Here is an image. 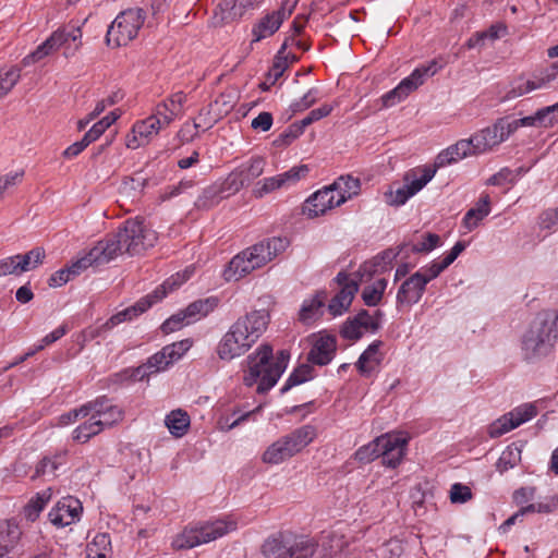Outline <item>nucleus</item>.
Returning <instances> with one entry per match:
<instances>
[{
	"label": "nucleus",
	"instance_id": "obj_1",
	"mask_svg": "<svg viewBox=\"0 0 558 558\" xmlns=\"http://www.w3.org/2000/svg\"><path fill=\"white\" fill-rule=\"evenodd\" d=\"M290 354L281 350L274 356V349L268 343H262L247 359V369L243 383L247 387L257 385V392L264 393L271 389L287 368Z\"/></svg>",
	"mask_w": 558,
	"mask_h": 558
},
{
	"label": "nucleus",
	"instance_id": "obj_2",
	"mask_svg": "<svg viewBox=\"0 0 558 558\" xmlns=\"http://www.w3.org/2000/svg\"><path fill=\"white\" fill-rule=\"evenodd\" d=\"M558 315L554 311L539 312L521 339L525 361L535 362L547 356L558 339Z\"/></svg>",
	"mask_w": 558,
	"mask_h": 558
},
{
	"label": "nucleus",
	"instance_id": "obj_3",
	"mask_svg": "<svg viewBox=\"0 0 558 558\" xmlns=\"http://www.w3.org/2000/svg\"><path fill=\"white\" fill-rule=\"evenodd\" d=\"M287 242L281 238H272L256 243L239 254L228 264L223 271L227 281H238L252 271L259 269L271 262L286 250Z\"/></svg>",
	"mask_w": 558,
	"mask_h": 558
},
{
	"label": "nucleus",
	"instance_id": "obj_4",
	"mask_svg": "<svg viewBox=\"0 0 558 558\" xmlns=\"http://www.w3.org/2000/svg\"><path fill=\"white\" fill-rule=\"evenodd\" d=\"M191 269L186 268L183 272H178L168 278L160 287H158L151 294H148L137 301L134 305L126 307L117 314L112 315L105 324L98 328H88L82 332L83 344L101 335L102 331L110 330L121 323L132 320L140 314L146 312L154 303L162 300L168 291H172L180 287L183 282L190 279L192 275Z\"/></svg>",
	"mask_w": 558,
	"mask_h": 558
},
{
	"label": "nucleus",
	"instance_id": "obj_5",
	"mask_svg": "<svg viewBox=\"0 0 558 558\" xmlns=\"http://www.w3.org/2000/svg\"><path fill=\"white\" fill-rule=\"evenodd\" d=\"M315 437L313 426H301L271 442L262 453L260 460L268 465L281 464L301 452Z\"/></svg>",
	"mask_w": 558,
	"mask_h": 558
},
{
	"label": "nucleus",
	"instance_id": "obj_6",
	"mask_svg": "<svg viewBox=\"0 0 558 558\" xmlns=\"http://www.w3.org/2000/svg\"><path fill=\"white\" fill-rule=\"evenodd\" d=\"M233 530L235 523L223 520L192 524L178 533L171 545L177 550L191 549L216 541Z\"/></svg>",
	"mask_w": 558,
	"mask_h": 558
},
{
	"label": "nucleus",
	"instance_id": "obj_7",
	"mask_svg": "<svg viewBox=\"0 0 558 558\" xmlns=\"http://www.w3.org/2000/svg\"><path fill=\"white\" fill-rule=\"evenodd\" d=\"M104 240L116 241L120 248L119 255L123 252L136 255L153 247L157 241V234L142 220L135 218L126 220L116 234Z\"/></svg>",
	"mask_w": 558,
	"mask_h": 558
},
{
	"label": "nucleus",
	"instance_id": "obj_8",
	"mask_svg": "<svg viewBox=\"0 0 558 558\" xmlns=\"http://www.w3.org/2000/svg\"><path fill=\"white\" fill-rule=\"evenodd\" d=\"M146 14L142 9H129L121 12L107 32V44L112 47H121L132 41L143 26Z\"/></svg>",
	"mask_w": 558,
	"mask_h": 558
},
{
	"label": "nucleus",
	"instance_id": "obj_9",
	"mask_svg": "<svg viewBox=\"0 0 558 558\" xmlns=\"http://www.w3.org/2000/svg\"><path fill=\"white\" fill-rule=\"evenodd\" d=\"M441 65L436 60L430 61L427 65L415 69L410 76L403 78L397 87L384 94L380 98L383 107L389 108L405 99L412 92L421 86L425 78L435 75Z\"/></svg>",
	"mask_w": 558,
	"mask_h": 558
},
{
	"label": "nucleus",
	"instance_id": "obj_10",
	"mask_svg": "<svg viewBox=\"0 0 558 558\" xmlns=\"http://www.w3.org/2000/svg\"><path fill=\"white\" fill-rule=\"evenodd\" d=\"M218 305L217 298H207L191 303L185 310L172 315L162 325L161 330L170 333L192 324L211 313Z\"/></svg>",
	"mask_w": 558,
	"mask_h": 558
},
{
	"label": "nucleus",
	"instance_id": "obj_11",
	"mask_svg": "<svg viewBox=\"0 0 558 558\" xmlns=\"http://www.w3.org/2000/svg\"><path fill=\"white\" fill-rule=\"evenodd\" d=\"M119 250L116 241L100 240L84 256L74 260L69 268L76 277L89 267L108 264L119 256Z\"/></svg>",
	"mask_w": 558,
	"mask_h": 558
},
{
	"label": "nucleus",
	"instance_id": "obj_12",
	"mask_svg": "<svg viewBox=\"0 0 558 558\" xmlns=\"http://www.w3.org/2000/svg\"><path fill=\"white\" fill-rule=\"evenodd\" d=\"M536 415L537 408L533 403H523L494 421L488 427V435L492 438H498L531 421Z\"/></svg>",
	"mask_w": 558,
	"mask_h": 558
},
{
	"label": "nucleus",
	"instance_id": "obj_13",
	"mask_svg": "<svg viewBox=\"0 0 558 558\" xmlns=\"http://www.w3.org/2000/svg\"><path fill=\"white\" fill-rule=\"evenodd\" d=\"M310 172L306 165L292 167L290 170L275 177L265 178L258 181L253 189V195L257 198L264 197L279 189H287L295 185L300 180L304 179Z\"/></svg>",
	"mask_w": 558,
	"mask_h": 558
},
{
	"label": "nucleus",
	"instance_id": "obj_14",
	"mask_svg": "<svg viewBox=\"0 0 558 558\" xmlns=\"http://www.w3.org/2000/svg\"><path fill=\"white\" fill-rule=\"evenodd\" d=\"M247 185L239 171H232L220 186H209L204 190L203 194L197 198L196 206L206 208L219 203L222 198L239 192L243 186Z\"/></svg>",
	"mask_w": 558,
	"mask_h": 558
},
{
	"label": "nucleus",
	"instance_id": "obj_15",
	"mask_svg": "<svg viewBox=\"0 0 558 558\" xmlns=\"http://www.w3.org/2000/svg\"><path fill=\"white\" fill-rule=\"evenodd\" d=\"M269 322L268 311L254 310L240 316L233 324L253 347L267 330Z\"/></svg>",
	"mask_w": 558,
	"mask_h": 558
},
{
	"label": "nucleus",
	"instance_id": "obj_16",
	"mask_svg": "<svg viewBox=\"0 0 558 558\" xmlns=\"http://www.w3.org/2000/svg\"><path fill=\"white\" fill-rule=\"evenodd\" d=\"M251 348L243 332L232 324L217 343L216 353L221 361L230 362L244 355Z\"/></svg>",
	"mask_w": 558,
	"mask_h": 558
},
{
	"label": "nucleus",
	"instance_id": "obj_17",
	"mask_svg": "<svg viewBox=\"0 0 558 558\" xmlns=\"http://www.w3.org/2000/svg\"><path fill=\"white\" fill-rule=\"evenodd\" d=\"M383 313L376 311L375 315H371L367 311L362 310L353 318H349L341 328V336L349 340H357L366 332H375L380 327V318Z\"/></svg>",
	"mask_w": 558,
	"mask_h": 558
},
{
	"label": "nucleus",
	"instance_id": "obj_18",
	"mask_svg": "<svg viewBox=\"0 0 558 558\" xmlns=\"http://www.w3.org/2000/svg\"><path fill=\"white\" fill-rule=\"evenodd\" d=\"M168 125L169 124L163 121L159 122L157 116H150L138 121L126 135L125 145L130 149H137L148 145L150 141L158 135L159 131Z\"/></svg>",
	"mask_w": 558,
	"mask_h": 558
},
{
	"label": "nucleus",
	"instance_id": "obj_19",
	"mask_svg": "<svg viewBox=\"0 0 558 558\" xmlns=\"http://www.w3.org/2000/svg\"><path fill=\"white\" fill-rule=\"evenodd\" d=\"M294 5L295 2L289 7L288 2H284L279 10L262 17L252 28V44L272 36L280 28L283 21L291 15Z\"/></svg>",
	"mask_w": 558,
	"mask_h": 558
},
{
	"label": "nucleus",
	"instance_id": "obj_20",
	"mask_svg": "<svg viewBox=\"0 0 558 558\" xmlns=\"http://www.w3.org/2000/svg\"><path fill=\"white\" fill-rule=\"evenodd\" d=\"M83 511L82 502L73 497L61 498L50 510L49 521L57 527H64L77 522Z\"/></svg>",
	"mask_w": 558,
	"mask_h": 558
},
{
	"label": "nucleus",
	"instance_id": "obj_21",
	"mask_svg": "<svg viewBox=\"0 0 558 558\" xmlns=\"http://www.w3.org/2000/svg\"><path fill=\"white\" fill-rule=\"evenodd\" d=\"M343 204V197H338L331 185L311 195L303 206V214L310 218L318 217Z\"/></svg>",
	"mask_w": 558,
	"mask_h": 558
},
{
	"label": "nucleus",
	"instance_id": "obj_22",
	"mask_svg": "<svg viewBox=\"0 0 558 558\" xmlns=\"http://www.w3.org/2000/svg\"><path fill=\"white\" fill-rule=\"evenodd\" d=\"M312 345L307 360L316 365H327L333 359L337 351V339L335 336L327 333L312 335L308 338Z\"/></svg>",
	"mask_w": 558,
	"mask_h": 558
},
{
	"label": "nucleus",
	"instance_id": "obj_23",
	"mask_svg": "<svg viewBox=\"0 0 558 558\" xmlns=\"http://www.w3.org/2000/svg\"><path fill=\"white\" fill-rule=\"evenodd\" d=\"M336 280L341 289L328 305V310L333 316L342 315L350 307L359 290L357 281L344 272H339Z\"/></svg>",
	"mask_w": 558,
	"mask_h": 558
},
{
	"label": "nucleus",
	"instance_id": "obj_24",
	"mask_svg": "<svg viewBox=\"0 0 558 558\" xmlns=\"http://www.w3.org/2000/svg\"><path fill=\"white\" fill-rule=\"evenodd\" d=\"M380 442L383 464L396 468L405 454L408 438L402 434H385L380 436Z\"/></svg>",
	"mask_w": 558,
	"mask_h": 558
},
{
	"label": "nucleus",
	"instance_id": "obj_25",
	"mask_svg": "<svg viewBox=\"0 0 558 558\" xmlns=\"http://www.w3.org/2000/svg\"><path fill=\"white\" fill-rule=\"evenodd\" d=\"M87 411H92L102 428L112 427L123 418V411L106 398H99L86 403Z\"/></svg>",
	"mask_w": 558,
	"mask_h": 558
},
{
	"label": "nucleus",
	"instance_id": "obj_26",
	"mask_svg": "<svg viewBox=\"0 0 558 558\" xmlns=\"http://www.w3.org/2000/svg\"><path fill=\"white\" fill-rule=\"evenodd\" d=\"M475 154L482 155L492 151L495 147L504 143L502 132H500L497 122L486 126L472 135Z\"/></svg>",
	"mask_w": 558,
	"mask_h": 558
},
{
	"label": "nucleus",
	"instance_id": "obj_27",
	"mask_svg": "<svg viewBox=\"0 0 558 558\" xmlns=\"http://www.w3.org/2000/svg\"><path fill=\"white\" fill-rule=\"evenodd\" d=\"M425 287L424 280L420 279L418 275L413 274L400 286L397 293V303L402 305L417 303L425 291Z\"/></svg>",
	"mask_w": 558,
	"mask_h": 558
},
{
	"label": "nucleus",
	"instance_id": "obj_28",
	"mask_svg": "<svg viewBox=\"0 0 558 558\" xmlns=\"http://www.w3.org/2000/svg\"><path fill=\"white\" fill-rule=\"evenodd\" d=\"M22 531L12 520L0 522V558H4L19 544Z\"/></svg>",
	"mask_w": 558,
	"mask_h": 558
},
{
	"label": "nucleus",
	"instance_id": "obj_29",
	"mask_svg": "<svg viewBox=\"0 0 558 558\" xmlns=\"http://www.w3.org/2000/svg\"><path fill=\"white\" fill-rule=\"evenodd\" d=\"M326 293L324 291L317 292L315 295L303 301L299 313V319L303 324H312L318 319L323 314V307L326 301Z\"/></svg>",
	"mask_w": 558,
	"mask_h": 558
},
{
	"label": "nucleus",
	"instance_id": "obj_30",
	"mask_svg": "<svg viewBox=\"0 0 558 558\" xmlns=\"http://www.w3.org/2000/svg\"><path fill=\"white\" fill-rule=\"evenodd\" d=\"M490 213L489 195L483 194L476 205L469 209L462 220V226L466 231H472L478 227L481 221Z\"/></svg>",
	"mask_w": 558,
	"mask_h": 558
},
{
	"label": "nucleus",
	"instance_id": "obj_31",
	"mask_svg": "<svg viewBox=\"0 0 558 558\" xmlns=\"http://www.w3.org/2000/svg\"><path fill=\"white\" fill-rule=\"evenodd\" d=\"M82 420H85L73 430V439L81 444L88 441L92 437L100 434L102 428L92 411H86L82 414Z\"/></svg>",
	"mask_w": 558,
	"mask_h": 558
},
{
	"label": "nucleus",
	"instance_id": "obj_32",
	"mask_svg": "<svg viewBox=\"0 0 558 558\" xmlns=\"http://www.w3.org/2000/svg\"><path fill=\"white\" fill-rule=\"evenodd\" d=\"M62 36L63 35L61 33H52L51 36L47 38L41 45H39L35 51L24 58L23 63L25 65L35 63L58 50L63 46Z\"/></svg>",
	"mask_w": 558,
	"mask_h": 558
},
{
	"label": "nucleus",
	"instance_id": "obj_33",
	"mask_svg": "<svg viewBox=\"0 0 558 558\" xmlns=\"http://www.w3.org/2000/svg\"><path fill=\"white\" fill-rule=\"evenodd\" d=\"M383 342L377 340L374 341L368 348L361 354L356 366L361 374L367 375L373 372L381 361V353L379 351Z\"/></svg>",
	"mask_w": 558,
	"mask_h": 558
},
{
	"label": "nucleus",
	"instance_id": "obj_34",
	"mask_svg": "<svg viewBox=\"0 0 558 558\" xmlns=\"http://www.w3.org/2000/svg\"><path fill=\"white\" fill-rule=\"evenodd\" d=\"M165 424L168 427L170 434L174 437H182L184 436L191 424V420L189 414L181 410H173L171 411L165 418Z\"/></svg>",
	"mask_w": 558,
	"mask_h": 558
},
{
	"label": "nucleus",
	"instance_id": "obj_35",
	"mask_svg": "<svg viewBox=\"0 0 558 558\" xmlns=\"http://www.w3.org/2000/svg\"><path fill=\"white\" fill-rule=\"evenodd\" d=\"M65 462V452L56 453L52 457L43 458L36 465V470L32 478L39 476H54L59 466Z\"/></svg>",
	"mask_w": 558,
	"mask_h": 558
},
{
	"label": "nucleus",
	"instance_id": "obj_36",
	"mask_svg": "<svg viewBox=\"0 0 558 558\" xmlns=\"http://www.w3.org/2000/svg\"><path fill=\"white\" fill-rule=\"evenodd\" d=\"M331 187L335 189L338 197H343L344 203L359 194L360 180L351 175L340 177L331 184Z\"/></svg>",
	"mask_w": 558,
	"mask_h": 558
},
{
	"label": "nucleus",
	"instance_id": "obj_37",
	"mask_svg": "<svg viewBox=\"0 0 558 558\" xmlns=\"http://www.w3.org/2000/svg\"><path fill=\"white\" fill-rule=\"evenodd\" d=\"M52 497L51 488H47L40 493H37L34 498L24 508L25 518L29 521H35L46 505Z\"/></svg>",
	"mask_w": 558,
	"mask_h": 558
},
{
	"label": "nucleus",
	"instance_id": "obj_38",
	"mask_svg": "<svg viewBox=\"0 0 558 558\" xmlns=\"http://www.w3.org/2000/svg\"><path fill=\"white\" fill-rule=\"evenodd\" d=\"M265 165V159L257 156L251 158L246 162H243L236 170L248 185L264 173Z\"/></svg>",
	"mask_w": 558,
	"mask_h": 558
},
{
	"label": "nucleus",
	"instance_id": "obj_39",
	"mask_svg": "<svg viewBox=\"0 0 558 558\" xmlns=\"http://www.w3.org/2000/svg\"><path fill=\"white\" fill-rule=\"evenodd\" d=\"M111 551V539L106 533H98L87 545L88 558H107V554Z\"/></svg>",
	"mask_w": 558,
	"mask_h": 558
},
{
	"label": "nucleus",
	"instance_id": "obj_40",
	"mask_svg": "<svg viewBox=\"0 0 558 558\" xmlns=\"http://www.w3.org/2000/svg\"><path fill=\"white\" fill-rule=\"evenodd\" d=\"M287 41L283 43L278 53L274 59L272 66L269 69L267 74V81L270 84H275L289 68V54H286Z\"/></svg>",
	"mask_w": 558,
	"mask_h": 558
},
{
	"label": "nucleus",
	"instance_id": "obj_41",
	"mask_svg": "<svg viewBox=\"0 0 558 558\" xmlns=\"http://www.w3.org/2000/svg\"><path fill=\"white\" fill-rule=\"evenodd\" d=\"M263 0H226L220 7L228 10V16L232 20L240 19L243 14L262 3Z\"/></svg>",
	"mask_w": 558,
	"mask_h": 558
},
{
	"label": "nucleus",
	"instance_id": "obj_42",
	"mask_svg": "<svg viewBox=\"0 0 558 558\" xmlns=\"http://www.w3.org/2000/svg\"><path fill=\"white\" fill-rule=\"evenodd\" d=\"M120 117V112L118 110H113L110 113H108L106 117H104L101 120L96 122L90 130H88L84 137L86 142H89L92 144L96 140H98L105 131L117 121V119Z\"/></svg>",
	"mask_w": 558,
	"mask_h": 558
},
{
	"label": "nucleus",
	"instance_id": "obj_43",
	"mask_svg": "<svg viewBox=\"0 0 558 558\" xmlns=\"http://www.w3.org/2000/svg\"><path fill=\"white\" fill-rule=\"evenodd\" d=\"M418 171L421 172L420 177L416 175V172L408 173L405 175V180L410 181L407 185L413 195L421 191L436 173V169L430 167H425Z\"/></svg>",
	"mask_w": 558,
	"mask_h": 558
},
{
	"label": "nucleus",
	"instance_id": "obj_44",
	"mask_svg": "<svg viewBox=\"0 0 558 558\" xmlns=\"http://www.w3.org/2000/svg\"><path fill=\"white\" fill-rule=\"evenodd\" d=\"M315 550L314 541L301 537L288 547L287 558H308L314 555Z\"/></svg>",
	"mask_w": 558,
	"mask_h": 558
},
{
	"label": "nucleus",
	"instance_id": "obj_45",
	"mask_svg": "<svg viewBox=\"0 0 558 558\" xmlns=\"http://www.w3.org/2000/svg\"><path fill=\"white\" fill-rule=\"evenodd\" d=\"M45 256L46 253L43 247H35L26 254H17L16 258H19L17 263L21 264L23 272H26L38 267L43 263Z\"/></svg>",
	"mask_w": 558,
	"mask_h": 558
},
{
	"label": "nucleus",
	"instance_id": "obj_46",
	"mask_svg": "<svg viewBox=\"0 0 558 558\" xmlns=\"http://www.w3.org/2000/svg\"><path fill=\"white\" fill-rule=\"evenodd\" d=\"M386 287H387L386 279H378L371 286L365 287L362 292V299H363L364 303L368 306L377 305L383 298Z\"/></svg>",
	"mask_w": 558,
	"mask_h": 558
},
{
	"label": "nucleus",
	"instance_id": "obj_47",
	"mask_svg": "<svg viewBox=\"0 0 558 558\" xmlns=\"http://www.w3.org/2000/svg\"><path fill=\"white\" fill-rule=\"evenodd\" d=\"M185 95L181 92L173 94L171 97L161 102V108L169 111V117L162 120L165 123H170L182 112V107L185 102Z\"/></svg>",
	"mask_w": 558,
	"mask_h": 558
},
{
	"label": "nucleus",
	"instance_id": "obj_48",
	"mask_svg": "<svg viewBox=\"0 0 558 558\" xmlns=\"http://www.w3.org/2000/svg\"><path fill=\"white\" fill-rule=\"evenodd\" d=\"M153 373L150 372L149 366L147 363L135 367V368H125L122 372L114 374V380L119 383L124 381H141L145 378H148Z\"/></svg>",
	"mask_w": 558,
	"mask_h": 558
},
{
	"label": "nucleus",
	"instance_id": "obj_49",
	"mask_svg": "<svg viewBox=\"0 0 558 558\" xmlns=\"http://www.w3.org/2000/svg\"><path fill=\"white\" fill-rule=\"evenodd\" d=\"M262 553L267 558H287L288 546L280 538L270 537L263 544Z\"/></svg>",
	"mask_w": 558,
	"mask_h": 558
},
{
	"label": "nucleus",
	"instance_id": "obj_50",
	"mask_svg": "<svg viewBox=\"0 0 558 558\" xmlns=\"http://www.w3.org/2000/svg\"><path fill=\"white\" fill-rule=\"evenodd\" d=\"M381 448L383 444L380 442V436L377 437L372 442L361 447L355 456L356 459L361 462H371L379 457H381Z\"/></svg>",
	"mask_w": 558,
	"mask_h": 558
},
{
	"label": "nucleus",
	"instance_id": "obj_51",
	"mask_svg": "<svg viewBox=\"0 0 558 558\" xmlns=\"http://www.w3.org/2000/svg\"><path fill=\"white\" fill-rule=\"evenodd\" d=\"M413 194L407 184L402 186H392L385 193V201L388 205L400 206L403 205Z\"/></svg>",
	"mask_w": 558,
	"mask_h": 558
},
{
	"label": "nucleus",
	"instance_id": "obj_52",
	"mask_svg": "<svg viewBox=\"0 0 558 558\" xmlns=\"http://www.w3.org/2000/svg\"><path fill=\"white\" fill-rule=\"evenodd\" d=\"M312 367L307 364H303L298 367L286 381L282 391H287L293 386L300 385L312 378Z\"/></svg>",
	"mask_w": 558,
	"mask_h": 558
},
{
	"label": "nucleus",
	"instance_id": "obj_53",
	"mask_svg": "<svg viewBox=\"0 0 558 558\" xmlns=\"http://www.w3.org/2000/svg\"><path fill=\"white\" fill-rule=\"evenodd\" d=\"M557 119H547L545 112L542 109H538L533 116L524 117L520 119V124L522 128L524 126H535V128H551L555 123H557Z\"/></svg>",
	"mask_w": 558,
	"mask_h": 558
},
{
	"label": "nucleus",
	"instance_id": "obj_54",
	"mask_svg": "<svg viewBox=\"0 0 558 558\" xmlns=\"http://www.w3.org/2000/svg\"><path fill=\"white\" fill-rule=\"evenodd\" d=\"M191 343L189 340L172 343L162 348L161 353L167 361L173 364L178 361L190 348Z\"/></svg>",
	"mask_w": 558,
	"mask_h": 558
},
{
	"label": "nucleus",
	"instance_id": "obj_55",
	"mask_svg": "<svg viewBox=\"0 0 558 558\" xmlns=\"http://www.w3.org/2000/svg\"><path fill=\"white\" fill-rule=\"evenodd\" d=\"M20 76V70L17 68H11L5 72H0V98L15 86Z\"/></svg>",
	"mask_w": 558,
	"mask_h": 558
},
{
	"label": "nucleus",
	"instance_id": "obj_56",
	"mask_svg": "<svg viewBox=\"0 0 558 558\" xmlns=\"http://www.w3.org/2000/svg\"><path fill=\"white\" fill-rule=\"evenodd\" d=\"M319 96V89L317 87H313L308 89L301 99L294 101L290 108L293 113L304 111L312 107L318 100Z\"/></svg>",
	"mask_w": 558,
	"mask_h": 558
},
{
	"label": "nucleus",
	"instance_id": "obj_57",
	"mask_svg": "<svg viewBox=\"0 0 558 558\" xmlns=\"http://www.w3.org/2000/svg\"><path fill=\"white\" fill-rule=\"evenodd\" d=\"M473 497L472 490L469 486L461 483H454L450 487L449 498L452 504H465Z\"/></svg>",
	"mask_w": 558,
	"mask_h": 558
},
{
	"label": "nucleus",
	"instance_id": "obj_58",
	"mask_svg": "<svg viewBox=\"0 0 558 558\" xmlns=\"http://www.w3.org/2000/svg\"><path fill=\"white\" fill-rule=\"evenodd\" d=\"M533 90H535V86H533V83H531L530 80L523 81L520 78L513 82L509 90L506 93L504 100H511Z\"/></svg>",
	"mask_w": 558,
	"mask_h": 558
},
{
	"label": "nucleus",
	"instance_id": "obj_59",
	"mask_svg": "<svg viewBox=\"0 0 558 558\" xmlns=\"http://www.w3.org/2000/svg\"><path fill=\"white\" fill-rule=\"evenodd\" d=\"M333 107L328 104H324L319 108L313 109L305 118H303L300 123V129L303 130L306 126L311 125L313 122L318 121L331 113Z\"/></svg>",
	"mask_w": 558,
	"mask_h": 558
},
{
	"label": "nucleus",
	"instance_id": "obj_60",
	"mask_svg": "<svg viewBox=\"0 0 558 558\" xmlns=\"http://www.w3.org/2000/svg\"><path fill=\"white\" fill-rule=\"evenodd\" d=\"M519 459L520 451L517 448L508 447L505 451H502L497 463V469L500 472H505L508 469L513 468Z\"/></svg>",
	"mask_w": 558,
	"mask_h": 558
},
{
	"label": "nucleus",
	"instance_id": "obj_61",
	"mask_svg": "<svg viewBox=\"0 0 558 558\" xmlns=\"http://www.w3.org/2000/svg\"><path fill=\"white\" fill-rule=\"evenodd\" d=\"M24 177V171H13L0 177V201L3 198L4 193L21 183Z\"/></svg>",
	"mask_w": 558,
	"mask_h": 558
},
{
	"label": "nucleus",
	"instance_id": "obj_62",
	"mask_svg": "<svg viewBox=\"0 0 558 558\" xmlns=\"http://www.w3.org/2000/svg\"><path fill=\"white\" fill-rule=\"evenodd\" d=\"M440 238L435 233H426L413 244L412 250L417 253H426L438 246Z\"/></svg>",
	"mask_w": 558,
	"mask_h": 558
},
{
	"label": "nucleus",
	"instance_id": "obj_63",
	"mask_svg": "<svg viewBox=\"0 0 558 558\" xmlns=\"http://www.w3.org/2000/svg\"><path fill=\"white\" fill-rule=\"evenodd\" d=\"M447 266L444 265V262H434L427 267L421 268L415 274L420 276V279L424 280V284L426 286L429 281L437 278L441 271H444Z\"/></svg>",
	"mask_w": 558,
	"mask_h": 558
},
{
	"label": "nucleus",
	"instance_id": "obj_64",
	"mask_svg": "<svg viewBox=\"0 0 558 558\" xmlns=\"http://www.w3.org/2000/svg\"><path fill=\"white\" fill-rule=\"evenodd\" d=\"M538 223L542 229L551 230L558 228V206L549 208L539 215Z\"/></svg>",
	"mask_w": 558,
	"mask_h": 558
}]
</instances>
